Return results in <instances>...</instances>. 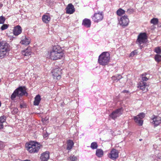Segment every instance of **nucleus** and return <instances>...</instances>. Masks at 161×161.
<instances>
[{"label": "nucleus", "instance_id": "nucleus-24", "mask_svg": "<svg viewBox=\"0 0 161 161\" xmlns=\"http://www.w3.org/2000/svg\"><path fill=\"white\" fill-rule=\"evenodd\" d=\"M96 154L98 157L101 158L103 155V152L101 149H97L96 151Z\"/></svg>", "mask_w": 161, "mask_h": 161}, {"label": "nucleus", "instance_id": "nucleus-27", "mask_svg": "<svg viewBox=\"0 0 161 161\" xmlns=\"http://www.w3.org/2000/svg\"><path fill=\"white\" fill-rule=\"evenodd\" d=\"M154 59L158 63L161 62V55L158 54H156L154 57Z\"/></svg>", "mask_w": 161, "mask_h": 161}, {"label": "nucleus", "instance_id": "nucleus-26", "mask_svg": "<svg viewBox=\"0 0 161 161\" xmlns=\"http://www.w3.org/2000/svg\"><path fill=\"white\" fill-rule=\"evenodd\" d=\"M116 13L117 15L121 16L125 13V11L121 8H119L117 11Z\"/></svg>", "mask_w": 161, "mask_h": 161}, {"label": "nucleus", "instance_id": "nucleus-37", "mask_svg": "<svg viewBox=\"0 0 161 161\" xmlns=\"http://www.w3.org/2000/svg\"><path fill=\"white\" fill-rule=\"evenodd\" d=\"M134 12V9L133 8L128 9L127 11V12L129 14H132Z\"/></svg>", "mask_w": 161, "mask_h": 161}, {"label": "nucleus", "instance_id": "nucleus-18", "mask_svg": "<svg viewBox=\"0 0 161 161\" xmlns=\"http://www.w3.org/2000/svg\"><path fill=\"white\" fill-rule=\"evenodd\" d=\"M22 31L21 27L18 25L14 27L13 30V33L14 35L18 36L21 33Z\"/></svg>", "mask_w": 161, "mask_h": 161}, {"label": "nucleus", "instance_id": "nucleus-43", "mask_svg": "<svg viewBox=\"0 0 161 161\" xmlns=\"http://www.w3.org/2000/svg\"><path fill=\"white\" fill-rule=\"evenodd\" d=\"M31 161L30 160H29L26 159V160H22V161Z\"/></svg>", "mask_w": 161, "mask_h": 161}, {"label": "nucleus", "instance_id": "nucleus-47", "mask_svg": "<svg viewBox=\"0 0 161 161\" xmlns=\"http://www.w3.org/2000/svg\"><path fill=\"white\" fill-rule=\"evenodd\" d=\"M1 79H0V82H1Z\"/></svg>", "mask_w": 161, "mask_h": 161}, {"label": "nucleus", "instance_id": "nucleus-8", "mask_svg": "<svg viewBox=\"0 0 161 161\" xmlns=\"http://www.w3.org/2000/svg\"><path fill=\"white\" fill-rule=\"evenodd\" d=\"M103 12L95 13L92 17V20L94 22L98 23L101 21L103 19Z\"/></svg>", "mask_w": 161, "mask_h": 161}, {"label": "nucleus", "instance_id": "nucleus-15", "mask_svg": "<svg viewBox=\"0 0 161 161\" xmlns=\"http://www.w3.org/2000/svg\"><path fill=\"white\" fill-rule=\"evenodd\" d=\"M148 86L145 82L141 81L138 84L137 87L142 91H147Z\"/></svg>", "mask_w": 161, "mask_h": 161}, {"label": "nucleus", "instance_id": "nucleus-5", "mask_svg": "<svg viewBox=\"0 0 161 161\" xmlns=\"http://www.w3.org/2000/svg\"><path fill=\"white\" fill-rule=\"evenodd\" d=\"M9 46L5 41L0 42V58H3L9 51Z\"/></svg>", "mask_w": 161, "mask_h": 161}, {"label": "nucleus", "instance_id": "nucleus-46", "mask_svg": "<svg viewBox=\"0 0 161 161\" xmlns=\"http://www.w3.org/2000/svg\"><path fill=\"white\" fill-rule=\"evenodd\" d=\"M20 106H21V108H22V105H20Z\"/></svg>", "mask_w": 161, "mask_h": 161}, {"label": "nucleus", "instance_id": "nucleus-48", "mask_svg": "<svg viewBox=\"0 0 161 161\" xmlns=\"http://www.w3.org/2000/svg\"><path fill=\"white\" fill-rule=\"evenodd\" d=\"M141 140H142L141 139H140V141H141Z\"/></svg>", "mask_w": 161, "mask_h": 161}, {"label": "nucleus", "instance_id": "nucleus-31", "mask_svg": "<svg viewBox=\"0 0 161 161\" xmlns=\"http://www.w3.org/2000/svg\"><path fill=\"white\" fill-rule=\"evenodd\" d=\"M97 147L98 145L96 142H94L91 143V147L92 149H96L97 148Z\"/></svg>", "mask_w": 161, "mask_h": 161}, {"label": "nucleus", "instance_id": "nucleus-30", "mask_svg": "<svg viewBox=\"0 0 161 161\" xmlns=\"http://www.w3.org/2000/svg\"><path fill=\"white\" fill-rule=\"evenodd\" d=\"M154 51L155 52L158 54H161V48L160 47H155Z\"/></svg>", "mask_w": 161, "mask_h": 161}, {"label": "nucleus", "instance_id": "nucleus-41", "mask_svg": "<svg viewBox=\"0 0 161 161\" xmlns=\"http://www.w3.org/2000/svg\"><path fill=\"white\" fill-rule=\"evenodd\" d=\"M123 92L124 93H128L129 92L128 91L126 90H124Z\"/></svg>", "mask_w": 161, "mask_h": 161}, {"label": "nucleus", "instance_id": "nucleus-44", "mask_svg": "<svg viewBox=\"0 0 161 161\" xmlns=\"http://www.w3.org/2000/svg\"><path fill=\"white\" fill-rule=\"evenodd\" d=\"M3 6V4H1V3H0V7H2Z\"/></svg>", "mask_w": 161, "mask_h": 161}, {"label": "nucleus", "instance_id": "nucleus-42", "mask_svg": "<svg viewBox=\"0 0 161 161\" xmlns=\"http://www.w3.org/2000/svg\"><path fill=\"white\" fill-rule=\"evenodd\" d=\"M47 136H48V134H45V135H43V137H44V138H45V137H47Z\"/></svg>", "mask_w": 161, "mask_h": 161}, {"label": "nucleus", "instance_id": "nucleus-34", "mask_svg": "<svg viewBox=\"0 0 161 161\" xmlns=\"http://www.w3.org/2000/svg\"><path fill=\"white\" fill-rule=\"evenodd\" d=\"M5 19H6L3 16H0V24H3L4 23Z\"/></svg>", "mask_w": 161, "mask_h": 161}, {"label": "nucleus", "instance_id": "nucleus-21", "mask_svg": "<svg viewBox=\"0 0 161 161\" xmlns=\"http://www.w3.org/2000/svg\"><path fill=\"white\" fill-rule=\"evenodd\" d=\"M91 22V20L85 18L83 20L82 25L87 28L90 27Z\"/></svg>", "mask_w": 161, "mask_h": 161}, {"label": "nucleus", "instance_id": "nucleus-14", "mask_svg": "<svg viewBox=\"0 0 161 161\" xmlns=\"http://www.w3.org/2000/svg\"><path fill=\"white\" fill-rule=\"evenodd\" d=\"M65 9L66 13L69 14H73L75 11V8L72 3L68 4Z\"/></svg>", "mask_w": 161, "mask_h": 161}, {"label": "nucleus", "instance_id": "nucleus-29", "mask_svg": "<svg viewBox=\"0 0 161 161\" xmlns=\"http://www.w3.org/2000/svg\"><path fill=\"white\" fill-rule=\"evenodd\" d=\"M158 23V20L157 18H153L150 21V23L153 25H156Z\"/></svg>", "mask_w": 161, "mask_h": 161}, {"label": "nucleus", "instance_id": "nucleus-10", "mask_svg": "<svg viewBox=\"0 0 161 161\" xmlns=\"http://www.w3.org/2000/svg\"><path fill=\"white\" fill-rule=\"evenodd\" d=\"M119 21V23L121 26L125 27L128 25L129 20L127 15H124L120 18Z\"/></svg>", "mask_w": 161, "mask_h": 161}, {"label": "nucleus", "instance_id": "nucleus-22", "mask_svg": "<svg viewBox=\"0 0 161 161\" xmlns=\"http://www.w3.org/2000/svg\"><path fill=\"white\" fill-rule=\"evenodd\" d=\"M67 146L66 149L68 150H71L73 147L74 145V142L71 140H68L67 142Z\"/></svg>", "mask_w": 161, "mask_h": 161}, {"label": "nucleus", "instance_id": "nucleus-38", "mask_svg": "<svg viewBox=\"0 0 161 161\" xmlns=\"http://www.w3.org/2000/svg\"><path fill=\"white\" fill-rule=\"evenodd\" d=\"M18 109L17 108H14L12 111L13 114H16L18 113Z\"/></svg>", "mask_w": 161, "mask_h": 161}, {"label": "nucleus", "instance_id": "nucleus-2", "mask_svg": "<svg viewBox=\"0 0 161 161\" xmlns=\"http://www.w3.org/2000/svg\"><path fill=\"white\" fill-rule=\"evenodd\" d=\"M41 146L40 143L35 142L31 141L25 144L26 149L31 153H37Z\"/></svg>", "mask_w": 161, "mask_h": 161}, {"label": "nucleus", "instance_id": "nucleus-7", "mask_svg": "<svg viewBox=\"0 0 161 161\" xmlns=\"http://www.w3.org/2000/svg\"><path fill=\"white\" fill-rule=\"evenodd\" d=\"M123 111L122 108H118L115 111H113L109 115V116L113 119H115L117 118L121 115L122 114Z\"/></svg>", "mask_w": 161, "mask_h": 161}, {"label": "nucleus", "instance_id": "nucleus-6", "mask_svg": "<svg viewBox=\"0 0 161 161\" xmlns=\"http://www.w3.org/2000/svg\"><path fill=\"white\" fill-rule=\"evenodd\" d=\"M147 39V36L146 33H141L138 36L136 43L140 45L142 43H146Z\"/></svg>", "mask_w": 161, "mask_h": 161}, {"label": "nucleus", "instance_id": "nucleus-40", "mask_svg": "<svg viewBox=\"0 0 161 161\" xmlns=\"http://www.w3.org/2000/svg\"><path fill=\"white\" fill-rule=\"evenodd\" d=\"M158 156L159 159H161V153H158Z\"/></svg>", "mask_w": 161, "mask_h": 161}, {"label": "nucleus", "instance_id": "nucleus-3", "mask_svg": "<svg viewBox=\"0 0 161 161\" xmlns=\"http://www.w3.org/2000/svg\"><path fill=\"white\" fill-rule=\"evenodd\" d=\"M26 88L25 86H20L16 89L11 95L10 98L13 100H15L16 97H20L24 95L27 96L28 93L26 92Z\"/></svg>", "mask_w": 161, "mask_h": 161}, {"label": "nucleus", "instance_id": "nucleus-32", "mask_svg": "<svg viewBox=\"0 0 161 161\" xmlns=\"http://www.w3.org/2000/svg\"><path fill=\"white\" fill-rule=\"evenodd\" d=\"M6 120V117L4 116L3 115L0 117V123H3L5 122Z\"/></svg>", "mask_w": 161, "mask_h": 161}, {"label": "nucleus", "instance_id": "nucleus-9", "mask_svg": "<svg viewBox=\"0 0 161 161\" xmlns=\"http://www.w3.org/2000/svg\"><path fill=\"white\" fill-rule=\"evenodd\" d=\"M145 116V114L142 113L134 117V120L136 123H137L139 125L141 126L143 124V121L141 119L144 118Z\"/></svg>", "mask_w": 161, "mask_h": 161}, {"label": "nucleus", "instance_id": "nucleus-33", "mask_svg": "<svg viewBox=\"0 0 161 161\" xmlns=\"http://www.w3.org/2000/svg\"><path fill=\"white\" fill-rule=\"evenodd\" d=\"M8 26H9V25H7V24H3L1 27V29L2 31H3L4 30H5L8 28Z\"/></svg>", "mask_w": 161, "mask_h": 161}, {"label": "nucleus", "instance_id": "nucleus-23", "mask_svg": "<svg viewBox=\"0 0 161 161\" xmlns=\"http://www.w3.org/2000/svg\"><path fill=\"white\" fill-rule=\"evenodd\" d=\"M41 100V96L39 95H37L35 97V100L34 102V105H38Z\"/></svg>", "mask_w": 161, "mask_h": 161}, {"label": "nucleus", "instance_id": "nucleus-17", "mask_svg": "<svg viewBox=\"0 0 161 161\" xmlns=\"http://www.w3.org/2000/svg\"><path fill=\"white\" fill-rule=\"evenodd\" d=\"M49 158V153L46 151L42 153L40 157V159L42 161H47Z\"/></svg>", "mask_w": 161, "mask_h": 161}, {"label": "nucleus", "instance_id": "nucleus-1", "mask_svg": "<svg viewBox=\"0 0 161 161\" xmlns=\"http://www.w3.org/2000/svg\"><path fill=\"white\" fill-rule=\"evenodd\" d=\"M64 54L63 49L58 45L53 46L49 53V58L53 60L61 59Z\"/></svg>", "mask_w": 161, "mask_h": 161}, {"label": "nucleus", "instance_id": "nucleus-45", "mask_svg": "<svg viewBox=\"0 0 161 161\" xmlns=\"http://www.w3.org/2000/svg\"><path fill=\"white\" fill-rule=\"evenodd\" d=\"M1 101H0V107H1Z\"/></svg>", "mask_w": 161, "mask_h": 161}, {"label": "nucleus", "instance_id": "nucleus-28", "mask_svg": "<svg viewBox=\"0 0 161 161\" xmlns=\"http://www.w3.org/2000/svg\"><path fill=\"white\" fill-rule=\"evenodd\" d=\"M122 78V76L120 75H118L117 76H112V79L114 81H118L121 79Z\"/></svg>", "mask_w": 161, "mask_h": 161}, {"label": "nucleus", "instance_id": "nucleus-20", "mask_svg": "<svg viewBox=\"0 0 161 161\" xmlns=\"http://www.w3.org/2000/svg\"><path fill=\"white\" fill-rule=\"evenodd\" d=\"M42 21L45 23H48L51 20V18L49 14L43 15L42 17Z\"/></svg>", "mask_w": 161, "mask_h": 161}, {"label": "nucleus", "instance_id": "nucleus-16", "mask_svg": "<svg viewBox=\"0 0 161 161\" xmlns=\"http://www.w3.org/2000/svg\"><path fill=\"white\" fill-rule=\"evenodd\" d=\"M32 53V48L29 47L21 52L22 54L25 56H29Z\"/></svg>", "mask_w": 161, "mask_h": 161}, {"label": "nucleus", "instance_id": "nucleus-19", "mask_svg": "<svg viewBox=\"0 0 161 161\" xmlns=\"http://www.w3.org/2000/svg\"><path fill=\"white\" fill-rule=\"evenodd\" d=\"M31 39L29 38H27L26 36H22L20 43L22 45H27L31 43Z\"/></svg>", "mask_w": 161, "mask_h": 161}, {"label": "nucleus", "instance_id": "nucleus-12", "mask_svg": "<svg viewBox=\"0 0 161 161\" xmlns=\"http://www.w3.org/2000/svg\"><path fill=\"white\" fill-rule=\"evenodd\" d=\"M151 119L153 120L152 123L155 127L158 126L161 123V118L159 116L153 115Z\"/></svg>", "mask_w": 161, "mask_h": 161}, {"label": "nucleus", "instance_id": "nucleus-36", "mask_svg": "<svg viewBox=\"0 0 161 161\" xmlns=\"http://www.w3.org/2000/svg\"><path fill=\"white\" fill-rule=\"evenodd\" d=\"M137 50H135L130 53V57H133L135 55L137 54Z\"/></svg>", "mask_w": 161, "mask_h": 161}, {"label": "nucleus", "instance_id": "nucleus-13", "mask_svg": "<svg viewBox=\"0 0 161 161\" xmlns=\"http://www.w3.org/2000/svg\"><path fill=\"white\" fill-rule=\"evenodd\" d=\"M108 157L113 160L116 159L119 157V153L118 151L114 149H112L109 154Z\"/></svg>", "mask_w": 161, "mask_h": 161}, {"label": "nucleus", "instance_id": "nucleus-39", "mask_svg": "<svg viewBox=\"0 0 161 161\" xmlns=\"http://www.w3.org/2000/svg\"><path fill=\"white\" fill-rule=\"evenodd\" d=\"M3 123H0V130L1 129H3Z\"/></svg>", "mask_w": 161, "mask_h": 161}, {"label": "nucleus", "instance_id": "nucleus-11", "mask_svg": "<svg viewBox=\"0 0 161 161\" xmlns=\"http://www.w3.org/2000/svg\"><path fill=\"white\" fill-rule=\"evenodd\" d=\"M52 76L53 77L54 79L56 80H59L61 78V71L58 69H53L52 71Z\"/></svg>", "mask_w": 161, "mask_h": 161}, {"label": "nucleus", "instance_id": "nucleus-25", "mask_svg": "<svg viewBox=\"0 0 161 161\" xmlns=\"http://www.w3.org/2000/svg\"><path fill=\"white\" fill-rule=\"evenodd\" d=\"M147 74L146 73H144L141 75L142 80L141 81H143L145 82L147 81L149 79V77L147 75Z\"/></svg>", "mask_w": 161, "mask_h": 161}, {"label": "nucleus", "instance_id": "nucleus-35", "mask_svg": "<svg viewBox=\"0 0 161 161\" xmlns=\"http://www.w3.org/2000/svg\"><path fill=\"white\" fill-rule=\"evenodd\" d=\"M69 160L71 161H76L77 160V158L74 156H71L69 157Z\"/></svg>", "mask_w": 161, "mask_h": 161}, {"label": "nucleus", "instance_id": "nucleus-4", "mask_svg": "<svg viewBox=\"0 0 161 161\" xmlns=\"http://www.w3.org/2000/svg\"><path fill=\"white\" fill-rule=\"evenodd\" d=\"M110 55L108 52H103L99 56L98 61L100 65L105 66L107 65L109 62Z\"/></svg>", "mask_w": 161, "mask_h": 161}]
</instances>
